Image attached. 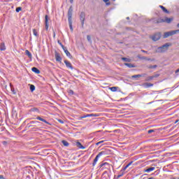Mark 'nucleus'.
I'll list each match as a JSON object with an SVG mask.
<instances>
[{
  "label": "nucleus",
  "mask_w": 179,
  "mask_h": 179,
  "mask_svg": "<svg viewBox=\"0 0 179 179\" xmlns=\"http://www.w3.org/2000/svg\"><path fill=\"white\" fill-rule=\"evenodd\" d=\"M65 54L69 57V58H71V57H72L71 55V52H69V51H68V50H65Z\"/></svg>",
  "instance_id": "31"
},
{
  "label": "nucleus",
  "mask_w": 179,
  "mask_h": 179,
  "mask_svg": "<svg viewBox=\"0 0 179 179\" xmlns=\"http://www.w3.org/2000/svg\"><path fill=\"white\" fill-rule=\"evenodd\" d=\"M177 33H179V29L165 32L164 34V38H167V37H170V36H174V34H177Z\"/></svg>",
  "instance_id": "2"
},
{
  "label": "nucleus",
  "mask_w": 179,
  "mask_h": 179,
  "mask_svg": "<svg viewBox=\"0 0 179 179\" xmlns=\"http://www.w3.org/2000/svg\"><path fill=\"white\" fill-rule=\"evenodd\" d=\"M154 170H156V168L150 167V168H148L147 169H145L144 171H145V173H150L152 171H154Z\"/></svg>",
  "instance_id": "13"
},
{
  "label": "nucleus",
  "mask_w": 179,
  "mask_h": 179,
  "mask_svg": "<svg viewBox=\"0 0 179 179\" xmlns=\"http://www.w3.org/2000/svg\"><path fill=\"white\" fill-rule=\"evenodd\" d=\"M53 37L55 38V31L53 32Z\"/></svg>",
  "instance_id": "49"
},
{
  "label": "nucleus",
  "mask_w": 179,
  "mask_h": 179,
  "mask_svg": "<svg viewBox=\"0 0 179 179\" xmlns=\"http://www.w3.org/2000/svg\"><path fill=\"white\" fill-rule=\"evenodd\" d=\"M55 59H56V61H57V62H61V61H62V58L61 57V55H59V53L55 52Z\"/></svg>",
  "instance_id": "9"
},
{
  "label": "nucleus",
  "mask_w": 179,
  "mask_h": 179,
  "mask_svg": "<svg viewBox=\"0 0 179 179\" xmlns=\"http://www.w3.org/2000/svg\"><path fill=\"white\" fill-rule=\"evenodd\" d=\"M124 65L128 68H135V66L131 63H124Z\"/></svg>",
  "instance_id": "19"
},
{
  "label": "nucleus",
  "mask_w": 179,
  "mask_h": 179,
  "mask_svg": "<svg viewBox=\"0 0 179 179\" xmlns=\"http://www.w3.org/2000/svg\"><path fill=\"white\" fill-rule=\"evenodd\" d=\"M141 59H145V61H155V59H151L150 58H148L146 57H141Z\"/></svg>",
  "instance_id": "20"
},
{
  "label": "nucleus",
  "mask_w": 179,
  "mask_h": 179,
  "mask_svg": "<svg viewBox=\"0 0 179 179\" xmlns=\"http://www.w3.org/2000/svg\"><path fill=\"white\" fill-rule=\"evenodd\" d=\"M103 2H105L106 5H107V6H109V5H110V0H103Z\"/></svg>",
  "instance_id": "30"
},
{
  "label": "nucleus",
  "mask_w": 179,
  "mask_h": 179,
  "mask_svg": "<svg viewBox=\"0 0 179 179\" xmlns=\"http://www.w3.org/2000/svg\"><path fill=\"white\" fill-rule=\"evenodd\" d=\"M159 8H161V9H162L163 12H164V13H169V12L168 11V10H166L164 6H159Z\"/></svg>",
  "instance_id": "21"
},
{
  "label": "nucleus",
  "mask_w": 179,
  "mask_h": 179,
  "mask_svg": "<svg viewBox=\"0 0 179 179\" xmlns=\"http://www.w3.org/2000/svg\"><path fill=\"white\" fill-rule=\"evenodd\" d=\"M113 1H115V0H113Z\"/></svg>",
  "instance_id": "60"
},
{
  "label": "nucleus",
  "mask_w": 179,
  "mask_h": 179,
  "mask_svg": "<svg viewBox=\"0 0 179 179\" xmlns=\"http://www.w3.org/2000/svg\"><path fill=\"white\" fill-rule=\"evenodd\" d=\"M69 26L70 27V30L73 31V27H72V20H69Z\"/></svg>",
  "instance_id": "22"
},
{
  "label": "nucleus",
  "mask_w": 179,
  "mask_h": 179,
  "mask_svg": "<svg viewBox=\"0 0 179 179\" xmlns=\"http://www.w3.org/2000/svg\"><path fill=\"white\" fill-rule=\"evenodd\" d=\"M106 164H108V163L104 162V163H103V164H101L100 165V167H103V166H106Z\"/></svg>",
  "instance_id": "37"
},
{
  "label": "nucleus",
  "mask_w": 179,
  "mask_h": 179,
  "mask_svg": "<svg viewBox=\"0 0 179 179\" xmlns=\"http://www.w3.org/2000/svg\"><path fill=\"white\" fill-rule=\"evenodd\" d=\"M127 167L126 166H124V168H123V171H125V170H127Z\"/></svg>",
  "instance_id": "48"
},
{
  "label": "nucleus",
  "mask_w": 179,
  "mask_h": 179,
  "mask_svg": "<svg viewBox=\"0 0 179 179\" xmlns=\"http://www.w3.org/2000/svg\"><path fill=\"white\" fill-rule=\"evenodd\" d=\"M85 17H86V14L85 13V12H81L80 15V20L81 22L82 27H83L85 24Z\"/></svg>",
  "instance_id": "4"
},
{
  "label": "nucleus",
  "mask_w": 179,
  "mask_h": 179,
  "mask_svg": "<svg viewBox=\"0 0 179 179\" xmlns=\"http://www.w3.org/2000/svg\"><path fill=\"white\" fill-rule=\"evenodd\" d=\"M169 47H171V43H166L164 45H163L160 47H158L156 49L155 52H158V53L166 52V51H167L169 50Z\"/></svg>",
  "instance_id": "1"
},
{
  "label": "nucleus",
  "mask_w": 179,
  "mask_h": 179,
  "mask_svg": "<svg viewBox=\"0 0 179 179\" xmlns=\"http://www.w3.org/2000/svg\"><path fill=\"white\" fill-rule=\"evenodd\" d=\"M146 76V74L143 73V74H138V75H134L131 76L132 79H136L138 78H142Z\"/></svg>",
  "instance_id": "11"
},
{
  "label": "nucleus",
  "mask_w": 179,
  "mask_h": 179,
  "mask_svg": "<svg viewBox=\"0 0 179 179\" xmlns=\"http://www.w3.org/2000/svg\"><path fill=\"white\" fill-rule=\"evenodd\" d=\"M31 111H32L34 113H38V114H40V110H38V108H32L31 109Z\"/></svg>",
  "instance_id": "17"
},
{
  "label": "nucleus",
  "mask_w": 179,
  "mask_h": 179,
  "mask_svg": "<svg viewBox=\"0 0 179 179\" xmlns=\"http://www.w3.org/2000/svg\"><path fill=\"white\" fill-rule=\"evenodd\" d=\"M144 86H145V87H152V86H153V84H152V83H145L144 84Z\"/></svg>",
  "instance_id": "23"
},
{
  "label": "nucleus",
  "mask_w": 179,
  "mask_h": 179,
  "mask_svg": "<svg viewBox=\"0 0 179 179\" xmlns=\"http://www.w3.org/2000/svg\"><path fill=\"white\" fill-rule=\"evenodd\" d=\"M131 164H132V162H129V163L127 165L126 168L128 169V167H129Z\"/></svg>",
  "instance_id": "39"
},
{
  "label": "nucleus",
  "mask_w": 179,
  "mask_h": 179,
  "mask_svg": "<svg viewBox=\"0 0 179 179\" xmlns=\"http://www.w3.org/2000/svg\"><path fill=\"white\" fill-rule=\"evenodd\" d=\"M0 50H1V51H5L6 50V48L5 47V43H1V44Z\"/></svg>",
  "instance_id": "18"
},
{
  "label": "nucleus",
  "mask_w": 179,
  "mask_h": 179,
  "mask_svg": "<svg viewBox=\"0 0 179 179\" xmlns=\"http://www.w3.org/2000/svg\"><path fill=\"white\" fill-rule=\"evenodd\" d=\"M110 90H111V92H117V90H118V87H110Z\"/></svg>",
  "instance_id": "25"
},
{
  "label": "nucleus",
  "mask_w": 179,
  "mask_h": 179,
  "mask_svg": "<svg viewBox=\"0 0 179 179\" xmlns=\"http://www.w3.org/2000/svg\"><path fill=\"white\" fill-rule=\"evenodd\" d=\"M16 12H20V10H22V8L21 7H18L16 8Z\"/></svg>",
  "instance_id": "36"
},
{
  "label": "nucleus",
  "mask_w": 179,
  "mask_h": 179,
  "mask_svg": "<svg viewBox=\"0 0 179 179\" xmlns=\"http://www.w3.org/2000/svg\"><path fill=\"white\" fill-rule=\"evenodd\" d=\"M6 143H7L6 141H3V145H6Z\"/></svg>",
  "instance_id": "52"
},
{
  "label": "nucleus",
  "mask_w": 179,
  "mask_h": 179,
  "mask_svg": "<svg viewBox=\"0 0 179 179\" xmlns=\"http://www.w3.org/2000/svg\"><path fill=\"white\" fill-rule=\"evenodd\" d=\"M25 54L29 57V58H31V53L28 50H25Z\"/></svg>",
  "instance_id": "24"
},
{
  "label": "nucleus",
  "mask_w": 179,
  "mask_h": 179,
  "mask_svg": "<svg viewBox=\"0 0 179 179\" xmlns=\"http://www.w3.org/2000/svg\"><path fill=\"white\" fill-rule=\"evenodd\" d=\"M62 48L64 50V52H65V51L68 50V49H66V48H65V46H64V45H62Z\"/></svg>",
  "instance_id": "38"
},
{
  "label": "nucleus",
  "mask_w": 179,
  "mask_h": 179,
  "mask_svg": "<svg viewBox=\"0 0 179 179\" xmlns=\"http://www.w3.org/2000/svg\"><path fill=\"white\" fill-rule=\"evenodd\" d=\"M159 76H160V74L159 73H155L152 76V78L155 79V78H159Z\"/></svg>",
  "instance_id": "34"
},
{
  "label": "nucleus",
  "mask_w": 179,
  "mask_h": 179,
  "mask_svg": "<svg viewBox=\"0 0 179 179\" xmlns=\"http://www.w3.org/2000/svg\"><path fill=\"white\" fill-rule=\"evenodd\" d=\"M177 27H179V23L177 24Z\"/></svg>",
  "instance_id": "58"
},
{
  "label": "nucleus",
  "mask_w": 179,
  "mask_h": 179,
  "mask_svg": "<svg viewBox=\"0 0 179 179\" xmlns=\"http://www.w3.org/2000/svg\"><path fill=\"white\" fill-rule=\"evenodd\" d=\"M76 146H77V148H79V149H85V147H83V145H82V143H80V142H77Z\"/></svg>",
  "instance_id": "16"
},
{
  "label": "nucleus",
  "mask_w": 179,
  "mask_h": 179,
  "mask_svg": "<svg viewBox=\"0 0 179 179\" xmlns=\"http://www.w3.org/2000/svg\"><path fill=\"white\" fill-rule=\"evenodd\" d=\"M87 40L88 41H92V38L90 37V36H89V35L87 36Z\"/></svg>",
  "instance_id": "35"
},
{
  "label": "nucleus",
  "mask_w": 179,
  "mask_h": 179,
  "mask_svg": "<svg viewBox=\"0 0 179 179\" xmlns=\"http://www.w3.org/2000/svg\"><path fill=\"white\" fill-rule=\"evenodd\" d=\"M64 64H66V66H67L70 69H73V67L72 66V64L68 62V60H65Z\"/></svg>",
  "instance_id": "12"
},
{
  "label": "nucleus",
  "mask_w": 179,
  "mask_h": 179,
  "mask_svg": "<svg viewBox=\"0 0 179 179\" xmlns=\"http://www.w3.org/2000/svg\"><path fill=\"white\" fill-rule=\"evenodd\" d=\"M124 176V173H122L120 175H118L117 176V178H120V177H122Z\"/></svg>",
  "instance_id": "43"
},
{
  "label": "nucleus",
  "mask_w": 179,
  "mask_h": 179,
  "mask_svg": "<svg viewBox=\"0 0 179 179\" xmlns=\"http://www.w3.org/2000/svg\"><path fill=\"white\" fill-rule=\"evenodd\" d=\"M122 61H124V62H131V59L127 58V57H122Z\"/></svg>",
  "instance_id": "27"
},
{
  "label": "nucleus",
  "mask_w": 179,
  "mask_h": 179,
  "mask_svg": "<svg viewBox=\"0 0 179 179\" xmlns=\"http://www.w3.org/2000/svg\"><path fill=\"white\" fill-rule=\"evenodd\" d=\"M31 71H32V72H34L35 73H37V74L40 73V70H38V69H37L36 67H33L31 69Z\"/></svg>",
  "instance_id": "15"
},
{
  "label": "nucleus",
  "mask_w": 179,
  "mask_h": 179,
  "mask_svg": "<svg viewBox=\"0 0 179 179\" xmlns=\"http://www.w3.org/2000/svg\"><path fill=\"white\" fill-rule=\"evenodd\" d=\"M33 33H34V36H36V37L38 36V34L37 33V30H36V29H33Z\"/></svg>",
  "instance_id": "32"
},
{
  "label": "nucleus",
  "mask_w": 179,
  "mask_h": 179,
  "mask_svg": "<svg viewBox=\"0 0 179 179\" xmlns=\"http://www.w3.org/2000/svg\"><path fill=\"white\" fill-rule=\"evenodd\" d=\"M73 12V8L72 7V6H71L68 11V20H72Z\"/></svg>",
  "instance_id": "8"
},
{
  "label": "nucleus",
  "mask_w": 179,
  "mask_h": 179,
  "mask_svg": "<svg viewBox=\"0 0 179 179\" xmlns=\"http://www.w3.org/2000/svg\"><path fill=\"white\" fill-rule=\"evenodd\" d=\"M30 90L31 92H34V90H36V87L33 85H30Z\"/></svg>",
  "instance_id": "29"
},
{
  "label": "nucleus",
  "mask_w": 179,
  "mask_h": 179,
  "mask_svg": "<svg viewBox=\"0 0 179 179\" xmlns=\"http://www.w3.org/2000/svg\"><path fill=\"white\" fill-rule=\"evenodd\" d=\"M178 72H179V69L176 71V73H178Z\"/></svg>",
  "instance_id": "50"
},
{
  "label": "nucleus",
  "mask_w": 179,
  "mask_h": 179,
  "mask_svg": "<svg viewBox=\"0 0 179 179\" xmlns=\"http://www.w3.org/2000/svg\"><path fill=\"white\" fill-rule=\"evenodd\" d=\"M96 145L99 146V145H100L99 142L96 143Z\"/></svg>",
  "instance_id": "55"
},
{
  "label": "nucleus",
  "mask_w": 179,
  "mask_h": 179,
  "mask_svg": "<svg viewBox=\"0 0 179 179\" xmlns=\"http://www.w3.org/2000/svg\"><path fill=\"white\" fill-rule=\"evenodd\" d=\"M0 178H1V179H5V178H3V176H2V175H0Z\"/></svg>",
  "instance_id": "46"
},
{
  "label": "nucleus",
  "mask_w": 179,
  "mask_h": 179,
  "mask_svg": "<svg viewBox=\"0 0 179 179\" xmlns=\"http://www.w3.org/2000/svg\"><path fill=\"white\" fill-rule=\"evenodd\" d=\"M12 92H15V90H12Z\"/></svg>",
  "instance_id": "59"
},
{
  "label": "nucleus",
  "mask_w": 179,
  "mask_h": 179,
  "mask_svg": "<svg viewBox=\"0 0 179 179\" xmlns=\"http://www.w3.org/2000/svg\"><path fill=\"white\" fill-rule=\"evenodd\" d=\"M152 132H155V130L153 129L148 130V134H152Z\"/></svg>",
  "instance_id": "40"
},
{
  "label": "nucleus",
  "mask_w": 179,
  "mask_h": 179,
  "mask_svg": "<svg viewBox=\"0 0 179 179\" xmlns=\"http://www.w3.org/2000/svg\"><path fill=\"white\" fill-rule=\"evenodd\" d=\"M87 117H100V115L97 113L87 114L85 115L81 116L80 117V120H83V118H87Z\"/></svg>",
  "instance_id": "5"
},
{
  "label": "nucleus",
  "mask_w": 179,
  "mask_h": 179,
  "mask_svg": "<svg viewBox=\"0 0 179 179\" xmlns=\"http://www.w3.org/2000/svg\"><path fill=\"white\" fill-rule=\"evenodd\" d=\"M58 122H60V124H64V121H62V120H59Z\"/></svg>",
  "instance_id": "45"
},
{
  "label": "nucleus",
  "mask_w": 179,
  "mask_h": 179,
  "mask_svg": "<svg viewBox=\"0 0 179 179\" xmlns=\"http://www.w3.org/2000/svg\"><path fill=\"white\" fill-rule=\"evenodd\" d=\"M70 3H73V0H70Z\"/></svg>",
  "instance_id": "51"
},
{
  "label": "nucleus",
  "mask_w": 179,
  "mask_h": 179,
  "mask_svg": "<svg viewBox=\"0 0 179 179\" xmlns=\"http://www.w3.org/2000/svg\"><path fill=\"white\" fill-rule=\"evenodd\" d=\"M162 37V34L160 33H157L155 34H154L152 36V40H153V41H157L158 40H160V38Z\"/></svg>",
  "instance_id": "7"
},
{
  "label": "nucleus",
  "mask_w": 179,
  "mask_h": 179,
  "mask_svg": "<svg viewBox=\"0 0 179 179\" xmlns=\"http://www.w3.org/2000/svg\"><path fill=\"white\" fill-rule=\"evenodd\" d=\"M62 143L64 145V146H69V143H68V141L63 140L62 141Z\"/></svg>",
  "instance_id": "26"
},
{
  "label": "nucleus",
  "mask_w": 179,
  "mask_h": 179,
  "mask_svg": "<svg viewBox=\"0 0 179 179\" xmlns=\"http://www.w3.org/2000/svg\"><path fill=\"white\" fill-rule=\"evenodd\" d=\"M38 122V121H32L31 124H37Z\"/></svg>",
  "instance_id": "44"
},
{
  "label": "nucleus",
  "mask_w": 179,
  "mask_h": 179,
  "mask_svg": "<svg viewBox=\"0 0 179 179\" xmlns=\"http://www.w3.org/2000/svg\"><path fill=\"white\" fill-rule=\"evenodd\" d=\"M153 76H148V78H147V81H150V80H153Z\"/></svg>",
  "instance_id": "33"
},
{
  "label": "nucleus",
  "mask_w": 179,
  "mask_h": 179,
  "mask_svg": "<svg viewBox=\"0 0 179 179\" xmlns=\"http://www.w3.org/2000/svg\"><path fill=\"white\" fill-rule=\"evenodd\" d=\"M45 29L48 30V15L45 16Z\"/></svg>",
  "instance_id": "10"
},
{
  "label": "nucleus",
  "mask_w": 179,
  "mask_h": 179,
  "mask_svg": "<svg viewBox=\"0 0 179 179\" xmlns=\"http://www.w3.org/2000/svg\"><path fill=\"white\" fill-rule=\"evenodd\" d=\"M156 68H157V65H153V66L150 65V66H148V69H155Z\"/></svg>",
  "instance_id": "28"
},
{
  "label": "nucleus",
  "mask_w": 179,
  "mask_h": 179,
  "mask_svg": "<svg viewBox=\"0 0 179 179\" xmlns=\"http://www.w3.org/2000/svg\"><path fill=\"white\" fill-rule=\"evenodd\" d=\"M104 166H107V167H110V164L108 163V164H105Z\"/></svg>",
  "instance_id": "47"
},
{
  "label": "nucleus",
  "mask_w": 179,
  "mask_h": 179,
  "mask_svg": "<svg viewBox=\"0 0 179 179\" xmlns=\"http://www.w3.org/2000/svg\"><path fill=\"white\" fill-rule=\"evenodd\" d=\"M104 142V141H99V143H103Z\"/></svg>",
  "instance_id": "54"
},
{
  "label": "nucleus",
  "mask_w": 179,
  "mask_h": 179,
  "mask_svg": "<svg viewBox=\"0 0 179 179\" xmlns=\"http://www.w3.org/2000/svg\"><path fill=\"white\" fill-rule=\"evenodd\" d=\"M57 43H58V44H59V45H61V47H62V45H62V43H61V41H58Z\"/></svg>",
  "instance_id": "41"
},
{
  "label": "nucleus",
  "mask_w": 179,
  "mask_h": 179,
  "mask_svg": "<svg viewBox=\"0 0 179 179\" xmlns=\"http://www.w3.org/2000/svg\"><path fill=\"white\" fill-rule=\"evenodd\" d=\"M69 93L70 94H73V91L72 90H69Z\"/></svg>",
  "instance_id": "42"
},
{
  "label": "nucleus",
  "mask_w": 179,
  "mask_h": 179,
  "mask_svg": "<svg viewBox=\"0 0 179 179\" xmlns=\"http://www.w3.org/2000/svg\"><path fill=\"white\" fill-rule=\"evenodd\" d=\"M141 51H142V52H146V51L144 50H142Z\"/></svg>",
  "instance_id": "53"
},
{
  "label": "nucleus",
  "mask_w": 179,
  "mask_h": 179,
  "mask_svg": "<svg viewBox=\"0 0 179 179\" xmlns=\"http://www.w3.org/2000/svg\"><path fill=\"white\" fill-rule=\"evenodd\" d=\"M178 122V120H176V121L175 122V124H177Z\"/></svg>",
  "instance_id": "57"
},
{
  "label": "nucleus",
  "mask_w": 179,
  "mask_h": 179,
  "mask_svg": "<svg viewBox=\"0 0 179 179\" xmlns=\"http://www.w3.org/2000/svg\"><path fill=\"white\" fill-rule=\"evenodd\" d=\"M103 155H104V152H99L95 157V159H94V162L92 164V166H96V164L97 163V162L99 161V158L101 157V156H103Z\"/></svg>",
  "instance_id": "6"
},
{
  "label": "nucleus",
  "mask_w": 179,
  "mask_h": 179,
  "mask_svg": "<svg viewBox=\"0 0 179 179\" xmlns=\"http://www.w3.org/2000/svg\"><path fill=\"white\" fill-rule=\"evenodd\" d=\"M36 120H38L39 121H42V122H45V124H50V122H47V120H44L43 118H42V117H40V116H38V117H36Z\"/></svg>",
  "instance_id": "14"
},
{
  "label": "nucleus",
  "mask_w": 179,
  "mask_h": 179,
  "mask_svg": "<svg viewBox=\"0 0 179 179\" xmlns=\"http://www.w3.org/2000/svg\"><path fill=\"white\" fill-rule=\"evenodd\" d=\"M173 18L165 17L164 19H160L157 21V23H171Z\"/></svg>",
  "instance_id": "3"
},
{
  "label": "nucleus",
  "mask_w": 179,
  "mask_h": 179,
  "mask_svg": "<svg viewBox=\"0 0 179 179\" xmlns=\"http://www.w3.org/2000/svg\"><path fill=\"white\" fill-rule=\"evenodd\" d=\"M127 20H129V17H127Z\"/></svg>",
  "instance_id": "56"
}]
</instances>
